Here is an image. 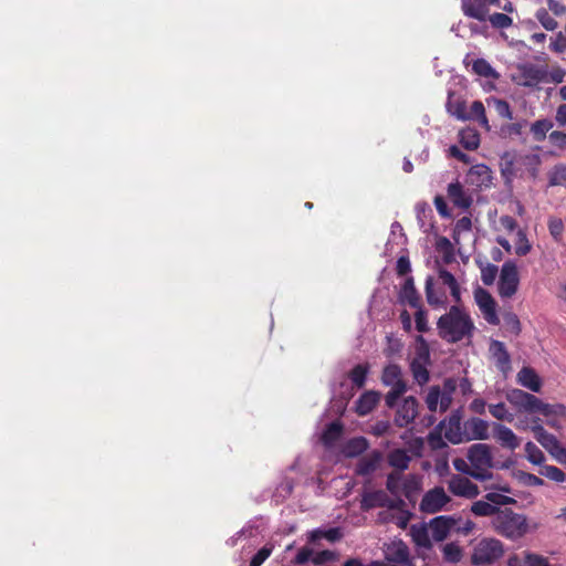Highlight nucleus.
<instances>
[{"label": "nucleus", "mask_w": 566, "mask_h": 566, "mask_svg": "<svg viewBox=\"0 0 566 566\" xmlns=\"http://www.w3.org/2000/svg\"><path fill=\"white\" fill-rule=\"evenodd\" d=\"M437 329L442 339L454 344L471 338L475 326L467 311L458 305H452L446 314L439 317Z\"/></svg>", "instance_id": "obj_1"}, {"label": "nucleus", "mask_w": 566, "mask_h": 566, "mask_svg": "<svg viewBox=\"0 0 566 566\" xmlns=\"http://www.w3.org/2000/svg\"><path fill=\"white\" fill-rule=\"evenodd\" d=\"M541 164L542 159L537 154L517 155L506 151L501 157V175L505 184L512 182L516 177L523 178L525 175L536 179Z\"/></svg>", "instance_id": "obj_2"}, {"label": "nucleus", "mask_w": 566, "mask_h": 566, "mask_svg": "<svg viewBox=\"0 0 566 566\" xmlns=\"http://www.w3.org/2000/svg\"><path fill=\"white\" fill-rule=\"evenodd\" d=\"M507 401L513 405L518 411L538 412L545 417L549 416H565L566 407L560 403H545L536 396L523 391L521 389H512L506 392Z\"/></svg>", "instance_id": "obj_3"}, {"label": "nucleus", "mask_w": 566, "mask_h": 566, "mask_svg": "<svg viewBox=\"0 0 566 566\" xmlns=\"http://www.w3.org/2000/svg\"><path fill=\"white\" fill-rule=\"evenodd\" d=\"M491 525L496 534L511 541L520 539L528 533L527 517L509 507L500 509L491 520Z\"/></svg>", "instance_id": "obj_4"}, {"label": "nucleus", "mask_w": 566, "mask_h": 566, "mask_svg": "<svg viewBox=\"0 0 566 566\" xmlns=\"http://www.w3.org/2000/svg\"><path fill=\"white\" fill-rule=\"evenodd\" d=\"M467 458L472 467V478L479 481H486L492 478L490 469H492L494 464L490 446L484 443L472 444L468 450Z\"/></svg>", "instance_id": "obj_5"}, {"label": "nucleus", "mask_w": 566, "mask_h": 566, "mask_svg": "<svg viewBox=\"0 0 566 566\" xmlns=\"http://www.w3.org/2000/svg\"><path fill=\"white\" fill-rule=\"evenodd\" d=\"M504 555L503 543L493 537L480 539L472 548L470 562L475 566L492 565Z\"/></svg>", "instance_id": "obj_6"}, {"label": "nucleus", "mask_w": 566, "mask_h": 566, "mask_svg": "<svg viewBox=\"0 0 566 566\" xmlns=\"http://www.w3.org/2000/svg\"><path fill=\"white\" fill-rule=\"evenodd\" d=\"M381 382L385 386L391 387L385 396V401L388 408H392L397 405L398 399L407 391V384L402 379L400 366L397 364L387 365L381 374Z\"/></svg>", "instance_id": "obj_7"}, {"label": "nucleus", "mask_w": 566, "mask_h": 566, "mask_svg": "<svg viewBox=\"0 0 566 566\" xmlns=\"http://www.w3.org/2000/svg\"><path fill=\"white\" fill-rule=\"evenodd\" d=\"M520 277L517 266L512 261H506L501 269L497 282V292L502 298H511L518 289Z\"/></svg>", "instance_id": "obj_8"}, {"label": "nucleus", "mask_w": 566, "mask_h": 566, "mask_svg": "<svg viewBox=\"0 0 566 566\" xmlns=\"http://www.w3.org/2000/svg\"><path fill=\"white\" fill-rule=\"evenodd\" d=\"M516 70L514 81L521 86L533 88L546 81V65L521 63L517 64Z\"/></svg>", "instance_id": "obj_9"}, {"label": "nucleus", "mask_w": 566, "mask_h": 566, "mask_svg": "<svg viewBox=\"0 0 566 566\" xmlns=\"http://www.w3.org/2000/svg\"><path fill=\"white\" fill-rule=\"evenodd\" d=\"M474 300L484 319L491 325H499L500 318L496 313V302L491 293L479 286L474 290Z\"/></svg>", "instance_id": "obj_10"}, {"label": "nucleus", "mask_w": 566, "mask_h": 566, "mask_svg": "<svg viewBox=\"0 0 566 566\" xmlns=\"http://www.w3.org/2000/svg\"><path fill=\"white\" fill-rule=\"evenodd\" d=\"M461 411H453L448 419L441 421L437 429L444 430V437L453 444L464 442L465 433L464 428L461 426Z\"/></svg>", "instance_id": "obj_11"}, {"label": "nucleus", "mask_w": 566, "mask_h": 566, "mask_svg": "<svg viewBox=\"0 0 566 566\" xmlns=\"http://www.w3.org/2000/svg\"><path fill=\"white\" fill-rule=\"evenodd\" d=\"M449 502L450 497L447 495L443 488L436 486L423 495L420 502V511L434 514L441 511Z\"/></svg>", "instance_id": "obj_12"}, {"label": "nucleus", "mask_w": 566, "mask_h": 566, "mask_svg": "<svg viewBox=\"0 0 566 566\" xmlns=\"http://www.w3.org/2000/svg\"><path fill=\"white\" fill-rule=\"evenodd\" d=\"M402 500L394 501L382 490L365 493L361 500V509L368 511L374 507H388L390 510L403 506Z\"/></svg>", "instance_id": "obj_13"}, {"label": "nucleus", "mask_w": 566, "mask_h": 566, "mask_svg": "<svg viewBox=\"0 0 566 566\" xmlns=\"http://www.w3.org/2000/svg\"><path fill=\"white\" fill-rule=\"evenodd\" d=\"M448 490L455 496L474 499L480 494L479 486L468 478L454 474L448 481Z\"/></svg>", "instance_id": "obj_14"}, {"label": "nucleus", "mask_w": 566, "mask_h": 566, "mask_svg": "<svg viewBox=\"0 0 566 566\" xmlns=\"http://www.w3.org/2000/svg\"><path fill=\"white\" fill-rule=\"evenodd\" d=\"M385 558L389 563L413 566L412 560L410 559L409 547L401 539L391 542L386 546Z\"/></svg>", "instance_id": "obj_15"}, {"label": "nucleus", "mask_w": 566, "mask_h": 566, "mask_svg": "<svg viewBox=\"0 0 566 566\" xmlns=\"http://www.w3.org/2000/svg\"><path fill=\"white\" fill-rule=\"evenodd\" d=\"M418 415V401L415 397L409 396L403 399L402 403L398 407L395 416V424L399 428H405L410 424Z\"/></svg>", "instance_id": "obj_16"}, {"label": "nucleus", "mask_w": 566, "mask_h": 566, "mask_svg": "<svg viewBox=\"0 0 566 566\" xmlns=\"http://www.w3.org/2000/svg\"><path fill=\"white\" fill-rule=\"evenodd\" d=\"M452 396L453 395L441 392V388L439 386H432L426 398L427 407L431 412H436L438 407L441 412H444L452 403Z\"/></svg>", "instance_id": "obj_17"}, {"label": "nucleus", "mask_w": 566, "mask_h": 566, "mask_svg": "<svg viewBox=\"0 0 566 566\" xmlns=\"http://www.w3.org/2000/svg\"><path fill=\"white\" fill-rule=\"evenodd\" d=\"M492 179V170L483 164L472 166L467 174V182L476 188H489Z\"/></svg>", "instance_id": "obj_18"}, {"label": "nucleus", "mask_w": 566, "mask_h": 566, "mask_svg": "<svg viewBox=\"0 0 566 566\" xmlns=\"http://www.w3.org/2000/svg\"><path fill=\"white\" fill-rule=\"evenodd\" d=\"M455 521L451 516L440 515L433 517L429 523L431 537L436 542L446 539L454 525Z\"/></svg>", "instance_id": "obj_19"}, {"label": "nucleus", "mask_w": 566, "mask_h": 566, "mask_svg": "<svg viewBox=\"0 0 566 566\" xmlns=\"http://www.w3.org/2000/svg\"><path fill=\"white\" fill-rule=\"evenodd\" d=\"M465 440H485L489 438V423L481 418H470L464 422Z\"/></svg>", "instance_id": "obj_20"}, {"label": "nucleus", "mask_w": 566, "mask_h": 566, "mask_svg": "<svg viewBox=\"0 0 566 566\" xmlns=\"http://www.w3.org/2000/svg\"><path fill=\"white\" fill-rule=\"evenodd\" d=\"M382 460V453L379 450H373L367 455L359 459L356 464L355 473L357 475H369L375 472Z\"/></svg>", "instance_id": "obj_21"}, {"label": "nucleus", "mask_w": 566, "mask_h": 566, "mask_svg": "<svg viewBox=\"0 0 566 566\" xmlns=\"http://www.w3.org/2000/svg\"><path fill=\"white\" fill-rule=\"evenodd\" d=\"M494 439L504 448L515 450L520 446V439L507 427L501 423L493 424Z\"/></svg>", "instance_id": "obj_22"}, {"label": "nucleus", "mask_w": 566, "mask_h": 566, "mask_svg": "<svg viewBox=\"0 0 566 566\" xmlns=\"http://www.w3.org/2000/svg\"><path fill=\"white\" fill-rule=\"evenodd\" d=\"M448 197L455 207L468 209L472 205V198L465 193L463 186L459 182H451L448 186Z\"/></svg>", "instance_id": "obj_23"}, {"label": "nucleus", "mask_w": 566, "mask_h": 566, "mask_svg": "<svg viewBox=\"0 0 566 566\" xmlns=\"http://www.w3.org/2000/svg\"><path fill=\"white\" fill-rule=\"evenodd\" d=\"M380 400V394L378 391H366L356 401V412L359 416H366L370 413Z\"/></svg>", "instance_id": "obj_24"}, {"label": "nucleus", "mask_w": 566, "mask_h": 566, "mask_svg": "<svg viewBox=\"0 0 566 566\" xmlns=\"http://www.w3.org/2000/svg\"><path fill=\"white\" fill-rule=\"evenodd\" d=\"M461 9L464 15L479 21H485L489 17L488 7H485L479 0H462Z\"/></svg>", "instance_id": "obj_25"}, {"label": "nucleus", "mask_w": 566, "mask_h": 566, "mask_svg": "<svg viewBox=\"0 0 566 566\" xmlns=\"http://www.w3.org/2000/svg\"><path fill=\"white\" fill-rule=\"evenodd\" d=\"M517 382L521 386H523L534 392H538L542 387V381H541L538 375L531 367H523L517 373Z\"/></svg>", "instance_id": "obj_26"}, {"label": "nucleus", "mask_w": 566, "mask_h": 566, "mask_svg": "<svg viewBox=\"0 0 566 566\" xmlns=\"http://www.w3.org/2000/svg\"><path fill=\"white\" fill-rule=\"evenodd\" d=\"M399 298L411 307H419L421 305V297L415 287L413 279L411 276L405 280L399 293Z\"/></svg>", "instance_id": "obj_27"}, {"label": "nucleus", "mask_w": 566, "mask_h": 566, "mask_svg": "<svg viewBox=\"0 0 566 566\" xmlns=\"http://www.w3.org/2000/svg\"><path fill=\"white\" fill-rule=\"evenodd\" d=\"M490 352L492 353L493 358L495 359L496 367L505 371L510 368L511 357L506 350L504 343L500 340H492L490 345Z\"/></svg>", "instance_id": "obj_28"}, {"label": "nucleus", "mask_w": 566, "mask_h": 566, "mask_svg": "<svg viewBox=\"0 0 566 566\" xmlns=\"http://www.w3.org/2000/svg\"><path fill=\"white\" fill-rule=\"evenodd\" d=\"M532 431L534 433V437L535 439L537 440V442L548 452V453H552L559 444L560 442L558 441V439L547 432L543 426L541 424H535L532 427Z\"/></svg>", "instance_id": "obj_29"}, {"label": "nucleus", "mask_w": 566, "mask_h": 566, "mask_svg": "<svg viewBox=\"0 0 566 566\" xmlns=\"http://www.w3.org/2000/svg\"><path fill=\"white\" fill-rule=\"evenodd\" d=\"M426 297L427 302L432 307H444L447 305V295L442 290H436L433 279L429 276L426 280Z\"/></svg>", "instance_id": "obj_30"}, {"label": "nucleus", "mask_w": 566, "mask_h": 566, "mask_svg": "<svg viewBox=\"0 0 566 566\" xmlns=\"http://www.w3.org/2000/svg\"><path fill=\"white\" fill-rule=\"evenodd\" d=\"M342 537L343 533L339 527H331L328 530L315 528L308 533L307 541L310 544H315L325 538L328 542L334 543L339 541Z\"/></svg>", "instance_id": "obj_31"}, {"label": "nucleus", "mask_w": 566, "mask_h": 566, "mask_svg": "<svg viewBox=\"0 0 566 566\" xmlns=\"http://www.w3.org/2000/svg\"><path fill=\"white\" fill-rule=\"evenodd\" d=\"M447 111L450 115L457 117L460 120H467V103L454 93L450 92L447 102Z\"/></svg>", "instance_id": "obj_32"}, {"label": "nucleus", "mask_w": 566, "mask_h": 566, "mask_svg": "<svg viewBox=\"0 0 566 566\" xmlns=\"http://www.w3.org/2000/svg\"><path fill=\"white\" fill-rule=\"evenodd\" d=\"M467 120H474L481 127H483L485 130H490V124L489 119L485 114V107L481 101H474L471 106L470 111H467Z\"/></svg>", "instance_id": "obj_33"}, {"label": "nucleus", "mask_w": 566, "mask_h": 566, "mask_svg": "<svg viewBox=\"0 0 566 566\" xmlns=\"http://www.w3.org/2000/svg\"><path fill=\"white\" fill-rule=\"evenodd\" d=\"M369 447V443L364 437H355L349 439L344 448L343 452L347 458H356L363 454Z\"/></svg>", "instance_id": "obj_34"}, {"label": "nucleus", "mask_w": 566, "mask_h": 566, "mask_svg": "<svg viewBox=\"0 0 566 566\" xmlns=\"http://www.w3.org/2000/svg\"><path fill=\"white\" fill-rule=\"evenodd\" d=\"M387 460L390 467L401 472L408 469L411 458L406 450L395 449L389 452Z\"/></svg>", "instance_id": "obj_35"}, {"label": "nucleus", "mask_w": 566, "mask_h": 566, "mask_svg": "<svg viewBox=\"0 0 566 566\" xmlns=\"http://www.w3.org/2000/svg\"><path fill=\"white\" fill-rule=\"evenodd\" d=\"M461 145L468 150H475L480 146V135L474 128H463L459 133Z\"/></svg>", "instance_id": "obj_36"}, {"label": "nucleus", "mask_w": 566, "mask_h": 566, "mask_svg": "<svg viewBox=\"0 0 566 566\" xmlns=\"http://www.w3.org/2000/svg\"><path fill=\"white\" fill-rule=\"evenodd\" d=\"M429 526L421 524L419 526L412 525L411 526V535L412 539L416 543V545L424 548L431 547V538L429 535Z\"/></svg>", "instance_id": "obj_37"}, {"label": "nucleus", "mask_w": 566, "mask_h": 566, "mask_svg": "<svg viewBox=\"0 0 566 566\" xmlns=\"http://www.w3.org/2000/svg\"><path fill=\"white\" fill-rule=\"evenodd\" d=\"M344 426L340 421H333L328 423L323 431L322 440L325 444H332L337 441L343 434Z\"/></svg>", "instance_id": "obj_38"}, {"label": "nucleus", "mask_w": 566, "mask_h": 566, "mask_svg": "<svg viewBox=\"0 0 566 566\" xmlns=\"http://www.w3.org/2000/svg\"><path fill=\"white\" fill-rule=\"evenodd\" d=\"M411 363H424L430 364V349L427 340L423 336L419 335L416 338V350L415 357Z\"/></svg>", "instance_id": "obj_39"}, {"label": "nucleus", "mask_w": 566, "mask_h": 566, "mask_svg": "<svg viewBox=\"0 0 566 566\" xmlns=\"http://www.w3.org/2000/svg\"><path fill=\"white\" fill-rule=\"evenodd\" d=\"M501 507L492 505L489 501H475L471 505V512L476 516H491L492 518L499 513Z\"/></svg>", "instance_id": "obj_40"}, {"label": "nucleus", "mask_w": 566, "mask_h": 566, "mask_svg": "<svg viewBox=\"0 0 566 566\" xmlns=\"http://www.w3.org/2000/svg\"><path fill=\"white\" fill-rule=\"evenodd\" d=\"M563 186L566 188V165H555L548 172V187Z\"/></svg>", "instance_id": "obj_41"}, {"label": "nucleus", "mask_w": 566, "mask_h": 566, "mask_svg": "<svg viewBox=\"0 0 566 566\" xmlns=\"http://www.w3.org/2000/svg\"><path fill=\"white\" fill-rule=\"evenodd\" d=\"M368 371V365L358 364L349 371L348 377L355 387L363 388L366 384Z\"/></svg>", "instance_id": "obj_42"}, {"label": "nucleus", "mask_w": 566, "mask_h": 566, "mask_svg": "<svg viewBox=\"0 0 566 566\" xmlns=\"http://www.w3.org/2000/svg\"><path fill=\"white\" fill-rule=\"evenodd\" d=\"M552 127L553 123L549 119H538L531 125V133L536 142H543Z\"/></svg>", "instance_id": "obj_43"}, {"label": "nucleus", "mask_w": 566, "mask_h": 566, "mask_svg": "<svg viewBox=\"0 0 566 566\" xmlns=\"http://www.w3.org/2000/svg\"><path fill=\"white\" fill-rule=\"evenodd\" d=\"M472 71L483 77H492L497 78L499 74L490 65V63L484 59H476L472 63Z\"/></svg>", "instance_id": "obj_44"}, {"label": "nucleus", "mask_w": 566, "mask_h": 566, "mask_svg": "<svg viewBox=\"0 0 566 566\" xmlns=\"http://www.w3.org/2000/svg\"><path fill=\"white\" fill-rule=\"evenodd\" d=\"M443 559L448 563H459L463 556L462 548L454 542L448 543L442 548Z\"/></svg>", "instance_id": "obj_45"}, {"label": "nucleus", "mask_w": 566, "mask_h": 566, "mask_svg": "<svg viewBox=\"0 0 566 566\" xmlns=\"http://www.w3.org/2000/svg\"><path fill=\"white\" fill-rule=\"evenodd\" d=\"M488 105L489 106L493 105L496 114L501 118H504V119L513 118V113H512L511 106H510L509 102H506L505 99L491 97L488 99Z\"/></svg>", "instance_id": "obj_46"}, {"label": "nucleus", "mask_w": 566, "mask_h": 566, "mask_svg": "<svg viewBox=\"0 0 566 566\" xmlns=\"http://www.w3.org/2000/svg\"><path fill=\"white\" fill-rule=\"evenodd\" d=\"M428 365L429 364L424 363H410L412 377L421 386L427 384L430 379V374L427 367Z\"/></svg>", "instance_id": "obj_47"}, {"label": "nucleus", "mask_w": 566, "mask_h": 566, "mask_svg": "<svg viewBox=\"0 0 566 566\" xmlns=\"http://www.w3.org/2000/svg\"><path fill=\"white\" fill-rule=\"evenodd\" d=\"M525 125L526 120L502 125L500 128V135L504 138L521 136Z\"/></svg>", "instance_id": "obj_48"}, {"label": "nucleus", "mask_w": 566, "mask_h": 566, "mask_svg": "<svg viewBox=\"0 0 566 566\" xmlns=\"http://www.w3.org/2000/svg\"><path fill=\"white\" fill-rule=\"evenodd\" d=\"M524 449H525L526 458L531 463L539 465L544 462L545 455H544L543 451L535 443L528 441L525 444Z\"/></svg>", "instance_id": "obj_49"}, {"label": "nucleus", "mask_w": 566, "mask_h": 566, "mask_svg": "<svg viewBox=\"0 0 566 566\" xmlns=\"http://www.w3.org/2000/svg\"><path fill=\"white\" fill-rule=\"evenodd\" d=\"M539 473H541V475H543L554 482H557V483H562V482L566 481V473L563 470H560L559 468L554 467V465H544L541 469Z\"/></svg>", "instance_id": "obj_50"}, {"label": "nucleus", "mask_w": 566, "mask_h": 566, "mask_svg": "<svg viewBox=\"0 0 566 566\" xmlns=\"http://www.w3.org/2000/svg\"><path fill=\"white\" fill-rule=\"evenodd\" d=\"M488 20L490 21L491 25L494 29H507L513 24V19L509 17L505 13L495 12L493 14H490L488 17Z\"/></svg>", "instance_id": "obj_51"}, {"label": "nucleus", "mask_w": 566, "mask_h": 566, "mask_svg": "<svg viewBox=\"0 0 566 566\" xmlns=\"http://www.w3.org/2000/svg\"><path fill=\"white\" fill-rule=\"evenodd\" d=\"M532 245L526 237V233L522 229H518L515 241V253L520 256H524L530 253Z\"/></svg>", "instance_id": "obj_52"}, {"label": "nucleus", "mask_w": 566, "mask_h": 566, "mask_svg": "<svg viewBox=\"0 0 566 566\" xmlns=\"http://www.w3.org/2000/svg\"><path fill=\"white\" fill-rule=\"evenodd\" d=\"M536 19L547 31H554L558 23L557 21L548 13L545 8H541L535 13Z\"/></svg>", "instance_id": "obj_53"}, {"label": "nucleus", "mask_w": 566, "mask_h": 566, "mask_svg": "<svg viewBox=\"0 0 566 566\" xmlns=\"http://www.w3.org/2000/svg\"><path fill=\"white\" fill-rule=\"evenodd\" d=\"M421 489L420 480L417 475L410 474L402 482V493L406 497H410L413 493L419 492Z\"/></svg>", "instance_id": "obj_54"}, {"label": "nucleus", "mask_w": 566, "mask_h": 566, "mask_svg": "<svg viewBox=\"0 0 566 566\" xmlns=\"http://www.w3.org/2000/svg\"><path fill=\"white\" fill-rule=\"evenodd\" d=\"M548 231L556 242H559L564 232V222L560 218L551 217L548 219Z\"/></svg>", "instance_id": "obj_55"}, {"label": "nucleus", "mask_w": 566, "mask_h": 566, "mask_svg": "<svg viewBox=\"0 0 566 566\" xmlns=\"http://www.w3.org/2000/svg\"><path fill=\"white\" fill-rule=\"evenodd\" d=\"M484 499L489 501L492 505H495L496 507L516 503L515 499L496 492L486 493Z\"/></svg>", "instance_id": "obj_56"}, {"label": "nucleus", "mask_w": 566, "mask_h": 566, "mask_svg": "<svg viewBox=\"0 0 566 566\" xmlns=\"http://www.w3.org/2000/svg\"><path fill=\"white\" fill-rule=\"evenodd\" d=\"M566 76V71L559 65L546 66V81L544 83L560 84Z\"/></svg>", "instance_id": "obj_57"}, {"label": "nucleus", "mask_w": 566, "mask_h": 566, "mask_svg": "<svg viewBox=\"0 0 566 566\" xmlns=\"http://www.w3.org/2000/svg\"><path fill=\"white\" fill-rule=\"evenodd\" d=\"M489 411L497 420L513 421V415L507 411L503 402L490 405Z\"/></svg>", "instance_id": "obj_58"}, {"label": "nucleus", "mask_w": 566, "mask_h": 566, "mask_svg": "<svg viewBox=\"0 0 566 566\" xmlns=\"http://www.w3.org/2000/svg\"><path fill=\"white\" fill-rule=\"evenodd\" d=\"M273 545H264L251 558L249 566H261L272 554Z\"/></svg>", "instance_id": "obj_59"}, {"label": "nucleus", "mask_w": 566, "mask_h": 566, "mask_svg": "<svg viewBox=\"0 0 566 566\" xmlns=\"http://www.w3.org/2000/svg\"><path fill=\"white\" fill-rule=\"evenodd\" d=\"M499 269L492 263H488L481 268V280L484 285H492L496 279Z\"/></svg>", "instance_id": "obj_60"}, {"label": "nucleus", "mask_w": 566, "mask_h": 566, "mask_svg": "<svg viewBox=\"0 0 566 566\" xmlns=\"http://www.w3.org/2000/svg\"><path fill=\"white\" fill-rule=\"evenodd\" d=\"M400 472H391L387 475L386 488L392 495H398L400 492Z\"/></svg>", "instance_id": "obj_61"}, {"label": "nucleus", "mask_w": 566, "mask_h": 566, "mask_svg": "<svg viewBox=\"0 0 566 566\" xmlns=\"http://www.w3.org/2000/svg\"><path fill=\"white\" fill-rule=\"evenodd\" d=\"M472 228V221L470 217L460 218L454 226L453 229V239L458 241L457 235H460L463 232H469Z\"/></svg>", "instance_id": "obj_62"}, {"label": "nucleus", "mask_w": 566, "mask_h": 566, "mask_svg": "<svg viewBox=\"0 0 566 566\" xmlns=\"http://www.w3.org/2000/svg\"><path fill=\"white\" fill-rule=\"evenodd\" d=\"M524 566H551L547 558L534 554V553H526L524 558Z\"/></svg>", "instance_id": "obj_63"}, {"label": "nucleus", "mask_w": 566, "mask_h": 566, "mask_svg": "<svg viewBox=\"0 0 566 566\" xmlns=\"http://www.w3.org/2000/svg\"><path fill=\"white\" fill-rule=\"evenodd\" d=\"M548 137L552 145L562 150L566 149V133L560 130H553Z\"/></svg>", "instance_id": "obj_64"}]
</instances>
